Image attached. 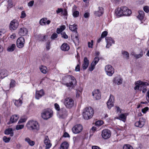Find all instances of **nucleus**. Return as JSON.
Segmentation results:
<instances>
[{
	"instance_id": "obj_1",
	"label": "nucleus",
	"mask_w": 149,
	"mask_h": 149,
	"mask_svg": "<svg viewBox=\"0 0 149 149\" xmlns=\"http://www.w3.org/2000/svg\"><path fill=\"white\" fill-rule=\"evenodd\" d=\"M77 81L72 76L67 75L63 77L62 80V84L66 86L69 89L73 88L76 84Z\"/></svg>"
},
{
	"instance_id": "obj_2",
	"label": "nucleus",
	"mask_w": 149,
	"mask_h": 149,
	"mask_svg": "<svg viewBox=\"0 0 149 149\" xmlns=\"http://www.w3.org/2000/svg\"><path fill=\"white\" fill-rule=\"evenodd\" d=\"M94 113V110L91 107H86L84 109L83 113L84 119L88 120L91 118Z\"/></svg>"
},
{
	"instance_id": "obj_3",
	"label": "nucleus",
	"mask_w": 149,
	"mask_h": 149,
	"mask_svg": "<svg viewBox=\"0 0 149 149\" xmlns=\"http://www.w3.org/2000/svg\"><path fill=\"white\" fill-rule=\"evenodd\" d=\"M135 86L134 88L135 90H141V88H143V90L142 92L143 93H145L147 90L146 87L149 84L146 82H143L141 81H138L135 82Z\"/></svg>"
},
{
	"instance_id": "obj_4",
	"label": "nucleus",
	"mask_w": 149,
	"mask_h": 149,
	"mask_svg": "<svg viewBox=\"0 0 149 149\" xmlns=\"http://www.w3.org/2000/svg\"><path fill=\"white\" fill-rule=\"evenodd\" d=\"M52 111L49 109L44 110L41 113V116L44 120H47L52 117L53 116Z\"/></svg>"
},
{
	"instance_id": "obj_5",
	"label": "nucleus",
	"mask_w": 149,
	"mask_h": 149,
	"mask_svg": "<svg viewBox=\"0 0 149 149\" xmlns=\"http://www.w3.org/2000/svg\"><path fill=\"white\" fill-rule=\"evenodd\" d=\"M28 129L30 130H38L39 129V126L38 122L33 120L29 121L26 124Z\"/></svg>"
},
{
	"instance_id": "obj_6",
	"label": "nucleus",
	"mask_w": 149,
	"mask_h": 149,
	"mask_svg": "<svg viewBox=\"0 0 149 149\" xmlns=\"http://www.w3.org/2000/svg\"><path fill=\"white\" fill-rule=\"evenodd\" d=\"M64 104L68 108H71L74 105V101L70 98H67L65 99Z\"/></svg>"
},
{
	"instance_id": "obj_7",
	"label": "nucleus",
	"mask_w": 149,
	"mask_h": 149,
	"mask_svg": "<svg viewBox=\"0 0 149 149\" xmlns=\"http://www.w3.org/2000/svg\"><path fill=\"white\" fill-rule=\"evenodd\" d=\"M105 70L107 75L109 76H111L114 72V68L111 65H109L105 66Z\"/></svg>"
},
{
	"instance_id": "obj_8",
	"label": "nucleus",
	"mask_w": 149,
	"mask_h": 149,
	"mask_svg": "<svg viewBox=\"0 0 149 149\" xmlns=\"http://www.w3.org/2000/svg\"><path fill=\"white\" fill-rule=\"evenodd\" d=\"M19 26V22L16 19H13L12 21L9 26V29L11 31L16 30Z\"/></svg>"
},
{
	"instance_id": "obj_9",
	"label": "nucleus",
	"mask_w": 149,
	"mask_h": 149,
	"mask_svg": "<svg viewBox=\"0 0 149 149\" xmlns=\"http://www.w3.org/2000/svg\"><path fill=\"white\" fill-rule=\"evenodd\" d=\"M58 113L59 115V118L62 119L65 118L68 115V111L65 108L61 109L60 111L58 112Z\"/></svg>"
},
{
	"instance_id": "obj_10",
	"label": "nucleus",
	"mask_w": 149,
	"mask_h": 149,
	"mask_svg": "<svg viewBox=\"0 0 149 149\" xmlns=\"http://www.w3.org/2000/svg\"><path fill=\"white\" fill-rule=\"evenodd\" d=\"M111 135V131L108 129H105L102 131V137L104 139H107L109 138Z\"/></svg>"
},
{
	"instance_id": "obj_11",
	"label": "nucleus",
	"mask_w": 149,
	"mask_h": 149,
	"mask_svg": "<svg viewBox=\"0 0 149 149\" xmlns=\"http://www.w3.org/2000/svg\"><path fill=\"white\" fill-rule=\"evenodd\" d=\"M25 40L24 38L22 37L19 38L17 41V45L19 48H22L24 45Z\"/></svg>"
},
{
	"instance_id": "obj_12",
	"label": "nucleus",
	"mask_w": 149,
	"mask_h": 149,
	"mask_svg": "<svg viewBox=\"0 0 149 149\" xmlns=\"http://www.w3.org/2000/svg\"><path fill=\"white\" fill-rule=\"evenodd\" d=\"M145 122V119L143 117H141L139 120L135 123V126L136 127L141 128L144 125Z\"/></svg>"
},
{
	"instance_id": "obj_13",
	"label": "nucleus",
	"mask_w": 149,
	"mask_h": 149,
	"mask_svg": "<svg viewBox=\"0 0 149 149\" xmlns=\"http://www.w3.org/2000/svg\"><path fill=\"white\" fill-rule=\"evenodd\" d=\"M83 129L82 126L80 124L77 125L74 127L72 129L73 132L77 134L80 132Z\"/></svg>"
},
{
	"instance_id": "obj_14",
	"label": "nucleus",
	"mask_w": 149,
	"mask_h": 149,
	"mask_svg": "<svg viewBox=\"0 0 149 149\" xmlns=\"http://www.w3.org/2000/svg\"><path fill=\"white\" fill-rule=\"evenodd\" d=\"M114 102V97L113 95L111 94L110 98L107 102V104L108 107L109 109L113 106V102Z\"/></svg>"
},
{
	"instance_id": "obj_15",
	"label": "nucleus",
	"mask_w": 149,
	"mask_h": 149,
	"mask_svg": "<svg viewBox=\"0 0 149 149\" xmlns=\"http://www.w3.org/2000/svg\"><path fill=\"white\" fill-rule=\"evenodd\" d=\"M44 143L46 145L45 149H49L52 146V144L47 136H45L44 138Z\"/></svg>"
},
{
	"instance_id": "obj_16",
	"label": "nucleus",
	"mask_w": 149,
	"mask_h": 149,
	"mask_svg": "<svg viewBox=\"0 0 149 149\" xmlns=\"http://www.w3.org/2000/svg\"><path fill=\"white\" fill-rule=\"evenodd\" d=\"M122 80L120 75H117L114 78L113 81L115 84L119 85L122 84Z\"/></svg>"
},
{
	"instance_id": "obj_17",
	"label": "nucleus",
	"mask_w": 149,
	"mask_h": 149,
	"mask_svg": "<svg viewBox=\"0 0 149 149\" xmlns=\"http://www.w3.org/2000/svg\"><path fill=\"white\" fill-rule=\"evenodd\" d=\"M92 94L93 98L95 100H98L100 98L101 94L98 90H94L92 92Z\"/></svg>"
},
{
	"instance_id": "obj_18",
	"label": "nucleus",
	"mask_w": 149,
	"mask_h": 149,
	"mask_svg": "<svg viewBox=\"0 0 149 149\" xmlns=\"http://www.w3.org/2000/svg\"><path fill=\"white\" fill-rule=\"evenodd\" d=\"M107 45L106 47L109 48L110 46H111L112 44L114 43V41L111 38L109 37H107L105 38Z\"/></svg>"
},
{
	"instance_id": "obj_19",
	"label": "nucleus",
	"mask_w": 149,
	"mask_h": 149,
	"mask_svg": "<svg viewBox=\"0 0 149 149\" xmlns=\"http://www.w3.org/2000/svg\"><path fill=\"white\" fill-rule=\"evenodd\" d=\"M28 33V30L25 27H22L19 30L18 33L21 36H23L26 35Z\"/></svg>"
},
{
	"instance_id": "obj_20",
	"label": "nucleus",
	"mask_w": 149,
	"mask_h": 149,
	"mask_svg": "<svg viewBox=\"0 0 149 149\" xmlns=\"http://www.w3.org/2000/svg\"><path fill=\"white\" fill-rule=\"evenodd\" d=\"M8 75V72L6 69L0 70V78L3 79Z\"/></svg>"
},
{
	"instance_id": "obj_21",
	"label": "nucleus",
	"mask_w": 149,
	"mask_h": 149,
	"mask_svg": "<svg viewBox=\"0 0 149 149\" xmlns=\"http://www.w3.org/2000/svg\"><path fill=\"white\" fill-rule=\"evenodd\" d=\"M44 94V92L42 89H41L39 91H36V98L38 100L43 96Z\"/></svg>"
},
{
	"instance_id": "obj_22",
	"label": "nucleus",
	"mask_w": 149,
	"mask_h": 149,
	"mask_svg": "<svg viewBox=\"0 0 149 149\" xmlns=\"http://www.w3.org/2000/svg\"><path fill=\"white\" fill-rule=\"evenodd\" d=\"M115 13L118 17H119L123 15V12L122 7L118 8L115 10Z\"/></svg>"
},
{
	"instance_id": "obj_23",
	"label": "nucleus",
	"mask_w": 149,
	"mask_h": 149,
	"mask_svg": "<svg viewBox=\"0 0 149 149\" xmlns=\"http://www.w3.org/2000/svg\"><path fill=\"white\" fill-rule=\"evenodd\" d=\"M122 10L123 12V15H129L131 14V10H129L127 7H122Z\"/></svg>"
},
{
	"instance_id": "obj_24",
	"label": "nucleus",
	"mask_w": 149,
	"mask_h": 149,
	"mask_svg": "<svg viewBox=\"0 0 149 149\" xmlns=\"http://www.w3.org/2000/svg\"><path fill=\"white\" fill-rule=\"evenodd\" d=\"M98 10L95 11L94 14L95 15L97 16H100L102 15L104 12L103 9L101 7H98Z\"/></svg>"
},
{
	"instance_id": "obj_25",
	"label": "nucleus",
	"mask_w": 149,
	"mask_h": 149,
	"mask_svg": "<svg viewBox=\"0 0 149 149\" xmlns=\"http://www.w3.org/2000/svg\"><path fill=\"white\" fill-rule=\"evenodd\" d=\"M89 60L87 59V57L84 58L83 64L82 65V67L83 70H85L87 69L89 65Z\"/></svg>"
},
{
	"instance_id": "obj_26",
	"label": "nucleus",
	"mask_w": 149,
	"mask_h": 149,
	"mask_svg": "<svg viewBox=\"0 0 149 149\" xmlns=\"http://www.w3.org/2000/svg\"><path fill=\"white\" fill-rule=\"evenodd\" d=\"M22 95L21 97L18 100H13V102H14L15 105L17 107H18L20 106L22 103Z\"/></svg>"
},
{
	"instance_id": "obj_27",
	"label": "nucleus",
	"mask_w": 149,
	"mask_h": 149,
	"mask_svg": "<svg viewBox=\"0 0 149 149\" xmlns=\"http://www.w3.org/2000/svg\"><path fill=\"white\" fill-rule=\"evenodd\" d=\"M19 118L18 115H14L12 116L10 118V123H13L17 121Z\"/></svg>"
},
{
	"instance_id": "obj_28",
	"label": "nucleus",
	"mask_w": 149,
	"mask_h": 149,
	"mask_svg": "<svg viewBox=\"0 0 149 149\" xmlns=\"http://www.w3.org/2000/svg\"><path fill=\"white\" fill-rule=\"evenodd\" d=\"M61 49L63 51H67L70 49V47L66 43H63L61 47Z\"/></svg>"
},
{
	"instance_id": "obj_29",
	"label": "nucleus",
	"mask_w": 149,
	"mask_h": 149,
	"mask_svg": "<svg viewBox=\"0 0 149 149\" xmlns=\"http://www.w3.org/2000/svg\"><path fill=\"white\" fill-rule=\"evenodd\" d=\"M4 133L6 134L10 135V136H13L14 133L12 128H8L4 131Z\"/></svg>"
},
{
	"instance_id": "obj_30",
	"label": "nucleus",
	"mask_w": 149,
	"mask_h": 149,
	"mask_svg": "<svg viewBox=\"0 0 149 149\" xmlns=\"http://www.w3.org/2000/svg\"><path fill=\"white\" fill-rule=\"evenodd\" d=\"M139 15L137 16V18L140 20H142L143 19L144 16V13L142 10H140L139 12Z\"/></svg>"
},
{
	"instance_id": "obj_31",
	"label": "nucleus",
	"mask_w": 149,
	"mask_h": 149,
	"mask_svg": "<svg viewBox=\"0 0 149 149\" xmlns=\"http://www.w3.org/2000/svg\"><path fill=\"white\" fill-rule=\"evenodd\" d=\"M77 25L75 24L73 25H69V28L70 30L72 31H74L77 33Z\"/></svg>"
},
{
	"instance_id": "obj_32",
	"label": "nucleus",
	"mask_w": 149,
	"mask_h": 149,
	"mask_svg": "<svg viewBox=\"0 0 149 149\" xmlns=\"http://www.w3.org/2000/svg\"><path fill=\"white\" fill-rule=\"evenodd\" d=\"M68 146L69 145L68 143L66 141L64 142L61 144L60 149H67Z\"/></svg>"
},
{
	"instance_id": "obj_33",
	"label": "nucleus",
	"mask_w": 149,
	"mask_h": 149,
	"mask_svg": "<svg viewBox=\"0 0 149 149\" xmlns=\"http://www.w3.org/2000/svg\"><path fill=\"white\" fill-rule=\"evenodd\" d=\"M66 28L64 25H61L60 26V28H57L56 30V32L58 33H60L62 32V31L64 30Z\"/></svg>"
},
{
	"instance_id": "obj_34",
	"label": "nucleus",
	"mask_w": 149,
	"mask_h": 149,
	"mask_svg": "<svg viewBox=\"0 0 149 149\" xmlns=\"http://www.w3.org/2000/svg\"><path fill=\"white\" fill-rule=\"evenodd\" d=\"M40 69L41 71L44 74H46L47 72V69L46 67L41 65L40 67Z\"/></svg>"
},
{
	"instance_id": "obj_35",
	"label": "nucleus",
	"mask_w": 149,
	"mask_h": 149,
	"mask_svg": "<svg viewBox=\"0 0 149 149\" xmlns=\"http://www.w3.org/2000/svg\"><path fill=\"white\" fill-rule=\"evenodd\" d=\"M15 47L16 46L15 44H12L8 47L7 51L9 52H12L14 50Z\"/></svg>"
},
{
	"instance_id": "obj_36",
	"label": "nucleus",
	"mask_w": 149,
	"mask_h": 149,
	"mask_svg": "<svg viewBox=\"0 0 149 149\" xmlns=\"http://www.w3.org/2000/svg\"><path fill=\"white\" fill-rule=\"evenodd\" d=\"M25 141L27 142L31 146H33L35 144V142L31 140L29 138L27 137L25 139Z\"/></svg>"
},
{
	"instance_id": "obj_37",
	"label": "nucleus",
	"mask_w": 149,
	"mask_h": 149,
	"mask_svg": "<svg viewBox=\"0 0 149 149\" xmlns=\"http://www.w3.org/2000/svg\"><path fill=\"white\" fill-rule=\"evenodd\" d=\"M122 54L123 55V57L128 59L129 58V54L127 51H123L122 52Z\"/></svg>"
},
{
	"instance_id": "obj_38",
	"label": "nucleus",
	"mask_w": 149,
	"mask_h": 149,
	"mask_svg": "<svg viewBox=\"0 0 149 149\" xmlns=\"http://www.w3.org/2000/svg\"><path fill=\"white\" fill-rule=\"evenodd\" d=\"M76 8V7L75 6H74V8L73 9V15L74 17H77L79 16V12L78 11H74L75 9H75Z\"/></svg>"
},
{
	"instance_id": "obj_39",
	"label": "nucleus",
	"mask_w": 149,
	"mask_h": 149,
	"mask_svg": "<svg viewBox=\"0 0 149 149\" xmlns=\"http://www.w3.org/2000/svg\"><path fill=\"white\" fill-rule=\"evenodd\" d=\"M47 20V18H44L42 19L40 21V23L41 25H45L46 24V22Z\"/></svg>"
},
{
	"instance_id": "obj_40",
	"label": "nucleus",
	"mask_w": 149,
	"mask_h": 149,
	"mask_svg": "<svg viewBox=\"0 0 149 149\" xmlns=\"http://www.w3.org/2000/svg\"><path fill=\"white\" fill-rule=\"evenodd\" d=\"M99 60V59L98 57H96L94 59V61L92 62V65H95L98 62Z\"/></svg>"
},
{
	"instance_id": "obj_41",
	"label": "nucleus",
	"mask_w": 149,
	"mask_h": 149,
	"mask_svg": "<svg viewBox=\"0 0 149 149\" xmlns=\"http://www.w3.org/2000/svg\"><path fill=\"white\" fill-rule=\"evenodd\" d=\"M123 149H133V147L130 145L128 144H126L124 146Z\"/></svg>"
},
{
	"instance_id": "obj_42",
	"label": "nucleus",
	"mask_w": 149,
	"mask_h": 149,
	"mask_svg": "<svg viewBox=\"0 0 149 149\" xmlns=\"http://www.w3.org/2000/svg\"><path fill=\"white\" fill-rule=\"evenodd\" d=\"M24 126L23 125H16L15 129L17 130H21L23 129Z\"/></svg>"
},
{
	"instance_id": "obj_43",
	"label": "nucleus",
	"mask_w": 149,
	"mask_h": 149,
	"mask_svg": "<svg viewBox=\"0 0 149 149\" xmlns=\"http://www.w3.org/2000/svg\"><path fill=\"white\" fill-rule=\"evenodd\" d=\"M54 107L55 109L57 111L58 113L61 110L58 104L56 103L54 104Z\"/></svg>"
},
{
	"instance_id": "obj_44",
	"label": "nucleus",
	"mask_w": 149,
	"mask_h": 149,
	"mask_svg": "<svg viewBox=\"0 0 149 149\" xmlns=\"http://www.w3.org/2000/svg\"><path fill=\"white\" fill-rule=\"evenodd\" d=\"M143 52L141 53L140 54H134L133 55L134 57L136 58V59H138L139 58H140L141 57H142L143 56Z\"/></svg>"
},
{
	"instance_id": "obj_45",
	"label": "nucleus",
	"mask_w": 149,
	"mask_h": 149,
	"mask_svg": "<svg viewBox=\"0 0 149 149\" xmlns=\"http://www.w3.org/2000/svg\"><path fill=\"white\" fill-rule=\"evenodd\" d=\"M119 119L120 120H121L123 121H124L126 118V117L124 114H121L119 117Z\"/></svg>"
},
{
	"instance_id": "obj_46",
	"label": "nucleus",
	"mask_w": 149,
	"mask_h": 149,
	"mask_svg": "<svg viewBox=\"0 0 149 149\" xmlns=\"http://www.w3.org/2000/svg\"><path fill=\"white\" fill-rule=\"evenodd\" d=\"M61 37L65 39H67L68 38V35L66 34L65 32H61Z\"/></svg>"
},
{
	"instance_id": "obj_47",
	"label": "nucleus",
	"mask_w": 149,
	"mask_h": 149,
	"mask_svg": "<svg viewBox=\"0 0 149 149\" xmlns=\"http://www.w3.org/2000/svg\"><path fill=\"white\" fill-rule=\"evenodd\" d=\"M10 139V138L8 137L7 138L6 136H4L3 137V141L7 143L9 141Z\"/></svg>"
},
{
	"instance_id": "obj_48",
	"label": "nucleus",
	"mask_w": 149,
	"mask_h": 149,
	"mask_svg": "<svg viewBox=\"0 0 149 149\" xmlns=\"http://www.w3.org/2000/svg\"><path fill=\"white\" fill-rule=\"evenodd\" d=\"M57 34L56 33H53L51 37V38L52 40H54L57 37Z\"/></svg>"
},
{
	"instance_id": "obj_49",
	"label": "nucleus",
	"mask_w": 149,
	"mask_h": 149,
	"mask_svg": "<svg viewBox=\"0 0 149 149\" xmlns=\"http://www.w3.org/2000/svg\"><path fill=\"white\" fill-rule=\"evenodd\" d=\"M103 124V122L102 120H99L95 122L96 125L98 126H100Z\"/></svg>"
},
{
	"instance_id": "obj_50",
	"label": "nucleus",
	"mask_w": 149,
	"mask_h": 149,
	"mask_svg": "<svg viewBox=\"0 0 149 149\" xmlns=\"http://www.w3.org/2000/svg\"><path fill=\"white\" fill-rule=\"evenodd\" d=\"M93 41L91 40V42H88V46L89 48H92L93 45Z\"/></svg>"
},
{
	"instance_id": "obj_51",
	"label": "nucleus",
	"mask_w": 149,
	"mask_h": 149,
	"mask_svg": "<svg viewBox=\"0 0 149 149\" xmlns=\"http://www.w3.org/2000/svg\"><path fill=\"white\" fill-rule=\"evenodd\" d=\"M107 31H104L103 32L101 35V36H102V37H103V38H104V37H106L107 34Z\"/></svg>"
},
{
	"instance_id": "obj_52",
	"label": "nucleus",
	"mask_w": 149,
	"mask_h": 149,
	"mask_svg": "<svg viewBox=\"0 0 149 149\" xmlns=\"http://www.w3.org/2000/svg\"><path fill=\"white\" fill-rule=\"evenodd\" d=\"M34 1L32 0L29 1L28 4V6L29 7H32L34 4Z\"/></svg>"
},
{
	"instance_id": "obj_53",
	"label": "nucleus",
	"mask_w": 149,
	"mask_h": 149,
	"mask_svg": "<svg viewBox=\"0 0 149 149\" xmlns=\"http://www.w3.org/2000/svg\"><path fill=\"white\" fill-rule=\"evenodd\" d=\"M143 10L145 12L148 13L149 12V7L148 6H145L143 8Z\"/></svg>"
},
{
	"instance_id": "obj_54",
	"label": "nucleus",
	"mask_w": 149,
	"mask_h": 149,
	"mask_svg": "<svg viewBox=\"0 0 149 149\" xmlns=\"http://www.w3.org/2000/svg\"><path fill=\"white\" fill-rule=\"evenodd\" d=\"M50 42H47L46 43V48L47 49L49 50L50 49Z\"/></svg>"
},
{
	"instance_id": "obj_55",
	"label": "nucleus",
	"mask_w": 149,
	"mask_h": 149,
	"mask_svg": "<svg viewBox=\"0 0 149 149\" xmlns=\"http://www.w3.org/2000/svg\"><path fill=\"white\" fill-rule=\"evenodd\" d=\"M26 16V14L24 11H23L21 12V15L20 17L22 18H24Z\"/></svg>"
},
{
	"instance_id": "obj_56",
	"label": "nucleus",
	"mask_w": 149,
	"mask_h": 149,
	"mask_svg": "<svg viewBox=\"0 0 149 149\" xmlns=\"http://www.w3.org/2000/svg\"><path fill=\"white\" fill-rule=\"evenodd\" d=\"M15 81L13 80H12L10 83V86L11 87L14 86L15 85Z\"/></svg>"
},
{
	"instance_id": "obj_57",
	"label": "nucleus",
	"mask_w": 149,
	"mask_h": 149,
	"mask_svg": "<svg viewBox=\"0 0 149 149\" xmlns=\"http://www.w3.org/2000/svg\"><path fill=\"white\" fill-rule=\"evenodd\" d=\"M148 108L147 107H146L142 109V111L143 113H145L148 110Z\"/></svg>"
},
{
	"instance_id": "obj_58",
	"label": "nucleus",
	"mask_w": 149,
	"mask_h": 149,
	"mask_svg": "<svg viewBox=\"0 0 149 149\" xmlns=\"http://www.w3.org/2000/svg\"><path fill=\"white\" fill-rule=\"evenodd\" d=\"M95 65L93 66V65H92V63H91V66H90L89 67V70L91 71H93L95 68Z\"/></svg>"
},
{
	"instance_id": "obj_59",
	"label": "nucleus",
	"mask_w": 149,
	"mask_h": 149,
	"mask_svg": "<svg viewBox=\"0 0 149 149\" xmlns=\"http://www.w3.org/2000/svg\"><path fill=\"white\" fill-rule=\"evenodd\" d=\"M26 120V119L25 118H21L19 120V121L18 122V123H23L25 122Z\"/></svg>"
},
{
	"instance_id": "obj_60",
	"label": "nucleus",
	"mask_w": 149,
	"mask_h": 149,
	"mask_svg": "<svg viewBox=\"0 0 149 149\" xmlns=\"http://www.w3.org/2000/svg\"><path fill=\"white\" fill-rule=\"evenodd\" d=\"M47 36H43V38H42L41 40L42 41H46L47 39Z\"/></svg>"
},
{
	"instance_id": "obj_61",
	"label": "nucleus",
	"mask_w": 149,
	"mask_h": 149,
	"mask_svg": "<svg viewBox=\"0 0 149 149\" xmlns=\"http://www.w3.org/2000/svg\"><path fill=\"white\" fill-rule=\"evenodd\" d=\"M75 37V38H74V41H75L76 42H78L79 38L77 33H76Z\"/></svg>"
},
{
	"instance_id": "obj_62",
	"label": "nucleus",
	"mask_w": 149,
	"mask_h": 149,
	"mask_svg": "<svg viewBox=\"0 0 149 149\" xmlns=\"http://www.w3.org/2000/svg\"><path fill=\"white\" fill-rule=\"evenodd\" d=\"M63 12V9L62 8H58L57 10L56 11V12L57 14H58L59 13L62 12Z\"/></svg>"
},
{
	"instance_id": "obj_63",
	"label": "nucleus",
	"mask_w": 149,
	"mask_h": 149,
	"mask_svg": "<svg viewBox=\"0 0 149 149\" xmlns=\"http://www.w3.org/2000/svg\"><path fill=\"white\" fill-rule=\"evenodd\" d=\"M62 13L64 16L67 15V12L66 10L65 9L63 11V12Z\"/></svg>"
},
{
	"instance_id": "obj_64",
	"label": "nucleus",
	"mask_w": 149,
	"mask_h": 149,
	"mask_svg": "<svg viewBox=\"0 0 149 149\" xmlns=\"http://www.w3.org/2000/svg\"><path fill=\"white\" fill-rule=\"evenodd\" d=\"M80 70L79 65V64H78L75 68V70L76 71H79Z\"/></svg>"
}]
</instances>
